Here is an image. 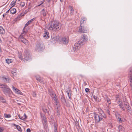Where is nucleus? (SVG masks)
I'll list each match as a JSON object with an SVG mask.
<instances>
[{"instance_id":"f257e3e1","label":"nucleus","mask_w":132,"mask_h":132,"mask_svg":"<svg viewBox=\"0 0 132 132\" xmlns=\"http://www.w3.org/2000/svg\"><path fill=\"white\" fill-rule=\"evenodd\" d=\"M61 28V24L57 21L54 20L52 22L51 25L49 27V29L56 31L59 30Z\"/></svg>"},{"instance_id":"f03ea898","label":"nucleus","mask_w":132,"mask_h":132,"mask_svg":"<svg viewBox=\"0 0 132 132\" xmlns=\"http://www.w3.org/2000/svg\"><path fill=\"white\" fill-rule=\"evenodd\" d=\"M0 88H1L4 94L5 95H9L12 93V91L7 85L3 84H0Z\"/></svg>"},{"instance_id":"7ed1b4c3","label":"nucleus","mask_w":132,"mask_h":132,"mask_svg":"<svg viewBox=\"0 0 132 132\" xmlns=\"http://www.w3.org/2000/svg\"><path fill=\"white\" fill-rule=\"evenodd\" d=\"M88 41L87 37L85 34H84L82 36L79 41L77 42L81 46H82L84 45Z\"/></svg>"},{"instance_id":"20e7f679","label":"nucleus","mask_w":132,"mask_h":132,"mask_svg":"<svg viewBox=\"0 0 132 132\" xmlns=\"http://www.w3.org/2000/svg\"><path fill=\"white\" fill-rule=\"evenodd\" d=\"M23 55L24 57L23 60H25L28 61L31 59L30 55L28 50L25 49Z\"/></svg>"},{"instance_id":"39448f33","label":"nucleus","mask_w":132,"mask_h":132,"mask_svg":"<svg viewBox=\"0 0 132 132\" xmlns=\"http://www.w3.org/2000/svg\"><path fill=\"white\" fill-rule=\"evenodd\" d=\"M86 18L85 17H83L80 21L81 24L79 27V32L82 33H85L87 32V30H85L84 29L83 27L81 26V24L84 23V21L86 20Z\"/></svg>"},{"instance_id":"423d86ee","label":"nucleus","mask_w":132,"mask_h":132,"mask_svg":"<svg viewBox=\"0 0 132 132\" xmlns=\"http://www.w3.org/2000/svg\"><path fill=\"white\" fill-rule=\"evenodd\" d=\"M94 118L96 123L99 122L101 121L103 119L102 117V116L101 115L95 113H94Z\"/></svg>"},{"instance_id":"0eeeda50","label":"nucleus","mask_w":132,"mask_h":132,"mask_svg":"<svg viewBox=\"0 0 132 132\" xmlns=\"http://www.w3.org/2000/svg\"><path fill=\"white\" fill-rule=\"evenodd\" d=\"M44 49V46L42 43H38L36 45V50L38 51H42Z\"/></svg>"},{"instance_id":"6e6552de","label":"nucleus","mask_w":132,"mask_h":132,"mask_svg":"<svg viewBox=\"0 0 132 132\" xmlns=\"http://www.w3.org/2000/svg\"><path fill=\"white\" fill-rule=\"evenodd\" d=\"M81 46L77 42L75 44L74 46L73 49V51L75 52H77Z\"/></svg>"},{"instance_id":"1a4fd4ad","label":"nucleus","mask_w":132,"mask_h":132,"mask_svg":"<svg viewBox=\"0 0 132 132\" xmlns=\"http://www.w3.org/2000/svg\"><path fill=\"white\" fill-rule=\"evenodd\" d=\"M35 19V18H34L32 19L29 21L25 24V27L23 29V30L24 31V33H27L28 31H27L26 30L25 31V27L28 26L30 23L34 21Z\"/></svg>"},{"instance_id":"9d476101","label":"nucleus","mask_w":132,"mask_h":132,"mask_svg":"<svg viewBox=\"0 0 132 132\" xmlns=\"http://www.w3.org/2000/svg\"><path fill=\"white\" fill-rule=\"evenodd\" d=\"M68 37H65L62 38L61 40V42L64 44H66L68 43Z\"/></svg>"},{"instance_id":"9b49d317","label":"nucleus","mask_w":132,"mask_h":132,"mask_svg":"<svg viewBox=\"0 0 132 132\" xmlns=\"http://www.w3.org/2000/svg\"><path fill=\"white\" fill-rule=\"evenodd\" d=\"M2 80L6 83H9L11 81V79L9 77H2Z\"/></svg>"},{"instance_id":"f8f14e48","label":"nucleus","mask_w":132,"mask_h":132,"mask_svg":"<svg viewBox=\"0 0 132 132\" xmlns=\"http://www.w3.org/2000/svg\"><path fill=\"white\" fill-rule=\"evenodd\" d=\"M36 79L40 83L43 84H44V82L43 81V80L41 79V78L38 76H36Z\"/></svg>"},{"instance_id":"ddd939ff","label":"nucleus","mask_w":132,"mask_h":132,"mask_svg":"<svg viewBox=\"0 0 132 132\" xmlns=\"http://www.w3.org/2000/svg\"><path fill=\"white\" fill-rule=\"evenodd\" d=\"M126 109L127 110L128 112L131 115V114L132 113V110L131 109V107L129 105H128V106L127 107H126Z\"/></svg>"},{"instance_id":"4468645a","label":"nucleus","mask_w":132,"mask_h":132,"mask_svg":"<svg viewBox=\"0 0 132 132\" xmlns=\"http://www.w3.org/2000/svg\"><path fill=\"white\" fill-rule=\"evenodd\" d=\"M55 110L56 111H61V106L59 104H56Z\"/></svg>"},{"instance_id":"2eb2a0df","label":"nucleus","mask_w":132,"mask_h":132,"mask_svg":"<svg viewBox=\"0 0 132 132\" xmlns=\"http://www.w3.org/2000/svg\"><path fill=\"white\" fill-rule=\"evenodd\" d=\"M41 13L44 16H45L47 14V12L44 9H43Z\"/></svg>"},{"instance_id":"dca6fc26","label":"nucleus","mask_w":132,"mask_h":132,"mask_svg":"<svg viewBox=\"0 0 132 132\" xmlns=\"http://www.w3.org/2000/svg\"><path fill=\"white\" fill-rule=\"evenodd\" d=\"M118 128L120 132H124V128L121 125H120L119 126Z\"/></svg>"},{"instance_id":"f3484780","label":"nucleus","mask_w":132,"mask_h":132,"mask_svg":"<svg viewBox=\"0 0 132 132\" xmlns=\"http://www.w3.org/2000/svg\"><path fill=\"white\" fill-rule=\"evenodd\" d=\"M132 73L131 72V70H130V72L129 73V81L131 83L132 82Z\"/></svg>"},{"instance_id":"a211bd4d","label":"nucleus","mask_w":132,"mask_h":132,"mask_svg":"<svg viewBox=\"0 0 132 132\" xmlns=\"http://www.w3.org/2000/svg\"><path fill=\"white\" fill-rule=\"evenodd\" d=\"M16 12V10L15 9L13 8L10 10V12L11 13L13 14L15 13Z\"/></svg>"},{"instance_id":"6ab92c4d","label":"nucleus","mask_w":132,"mask_h":132,"mask_svg":"<svg viewBox=\"0 0 132 132\" xmlns=\"http://www.w3.org/2000/svg\"><path fill=\"white\" fill-rule=\"evenodd\" d=\"M70 13L71 14H72L73 13V7L71 6H70Z\"/></svg>"},{"instance_id":"aec40b11","label":"nucleus","mask_w":132,"mask_h":132,"mask_svg":"<svg viewBox=\"0 0 132 132\" xmlns=\"http://www.w3.org/2000/svg\"><path fill=\"white\" fill-rule=\"evenodd\" d=\"M0 101L3 103H5L6 100L2 97H0Z\"/></svg>"},{"instance_id":"412c9836","label":"nucleus","mask_w":132,"mask_h":132,"mask_svg":"<svg viewBox=\"0 0 132 132\" xmlns=\"http://www.w3.org/2000/svg\"><path fill=\"white\" fill-rule=\"evenodd\" d=\"M49 34H44V37L46 38H49L50 36L49 35Z\"/></svg>"},{"instance_id":"4be33fe9","label":"nucleus","mask_w":132,"mask_h":132,"mask_svg":"<svg viewBox=\"0 0 132 132\" xmlns=\"http://www.w3.org/2000/svg\"><path fill=\"white\" fill-rule=\"evenodd\" d=\"M106 100L108 104H111V102L110 99L109 98L108 96H106Z\"/></svg>"},{"instance_id":"5701e85b","label":"nucleus","mask_w":132,"mask_h":132,"mask_svg":"<svg viewBox=\"0 0 132 132\" xmlns=\"http://www.w3.org/2000/svg\"><path fill=\"white\" fill-rule=\"evenodd\" d=\"M4 30L2 27L0 26V33H4Z\"/></svg>"},{"instance_id":"b1692460","label":"nucleus","mask_w":132,"mask_h":132,"mask_svg":"<svg viewBox=\"0 0 132 132\" xmlns=\"http://www.w3.org/2000/svg\"><path fill=\"white\" fill-rule=\"evenodd\" d=\"M61 101L63 102H66V100L64 97L63 96H62L61 97Z\"/></svg>"},{"instance_id":"393cba45","label":"nucleus","mask_w":132,"mask_h":132,"mask_svg":"<svg viewBox=\"0 0 132 132\" xmlns=\"http://www.w3.org/2000/svg\"><path fill=\"white\" fill-rule=\"evenodd\" d=\"M21 41L23 43L25 44H26V43H27L28 42V41L27 40L23 38H22L21 39Z\"/></svg>"},{"instance_id":"a878e982","label":"nucleus","mask_w":132,"mask_h":132,"mask_svg":"<svg viewBox=\"0 0 132 132\" xmlns=\"http://www.w3.org/2000/svg\"><path fill=\"white\" fill-rule=\"evenodd\" d=\"M4 116L5 118H10L11 117V116L10 114H4Z\"/></svg>"},{"instance_id":"bb28decb","label":"nucleus","mask_w":132,"mask_h":132,"mask_svg":"<svg viewBox=\"0 0 132 132\" xmlns=\"http://www.w3.org/2000/svg\"><path fill=\"white\" fill-rule=\"evenodd\" d=\"M6 62L8 63H10L12 62V60L10 59H7L6 60Z\"/></svg>"},{"instance_id":"cd10ccee","label":"nucleus","mask_w":132,"mask_h":132,"mask_svg":"<svg viewBox=\"0 0 132 132\" xmlns=\"http://www.w3.org/2000/svg\"><path fill=\"white\" fill-rule=\"evenodd\" d=\"M18 57L21 60H22L23 59V58H22V54L21 53L19 54L18 55Z\"/></svg>"},{"instance_id":"c85d7f7f","label":"nucleus","mask_w":132,"mask_h":132,"mask_svg":"<svg viewBox=\"0 0 132 132\" xmlns=\"http://www.w3.org/2000/svg\"><path fill=\"white\" fill-rule=\"evenodd\" d=\"M23 14V13H21V14H20L19 15H18V16H17V18H16V19L17 18V19H18V18H20V17H22V16L24 15V14Z\"/></svg>"},{"instance_id":"c756f323","label":"nucleus","mask_w":132,"mask_h":132,"mask_svg":"<svg viewBox=\"0 0 132 132\" xmlns=\"http://www.w3.org/2000/svg\"><path fill=\"white\" fill-rule=\"evenodd\" d=\"M117 119L118 121L120 123H121L123 121L122 119H121V118H120L119 117L117 118Z\"/></svg>"},{"instance_id":"7c9ffc66","label":"nucleus","mask_w":132,"mask_h":132,"mask_svg":"<svg viewBox=\"0 0 132 132\" xmlns=\"http://www.w3.org/2000/svg\"><path fill=\"white\" fill-rule=\"evenodd\" d=\"M16 128L19 131H21V127L19 126L18 125L16 127Z\"/></svg>"},{"instance_id":"2f4dec72","label":"nucleus","mask_w":132,"mask_h":132,"mask_svg":"<svg viewBox=\"0 0 132 132\" xmlns=\"http://www.w3.org/2000/svg\"><path fill=\"white\" fill-rule=\"evenodd\" d=\"M16 1L17 0H16L15 1H13L12 2L11 4L12 5H13L12 6H13L14 5H15V4L16 3Z\"/></svg>"},{"instance_id":"473e14b6","label":"nucleus","mask_w":132,"mask_h":132,"mask_svg":"<svg viewBox=\"0 0 132 132\" xmlns=\"http://www.w3.org/2000/svg\"><path fill=\"white\" fill-rule=\"evenodd\" d=\"M71 93H67L68 97H69V98L71 99Z\"/></svg>"},{"instance_id":"72a5a7b5","label":"nucleus","mask_w":132,"mask_h":132,"mask_svg":"<svg viewBox=\"0 0 132 132\" xmlns=\"http://www.w3.org/2000/svg\"><path fill=\"white\" fill-rule=\"evenodd\" d=\"M53 98V100H54V101H55V103H56V104H58V101L57 100V99L56 97H54Z\"/></svg>"},{"instance_id":"f704fd0d","label":"nucleus","mask_w":132,"mask_h":132,"mask_svg":"<svg viewBox=\"0 0 132 132\" xmlns=\"http://www.w3.org/2000/svg\"><path fill=\"white\" fill-rule=\"evenodd\" d=\"M20 5L21 6L24 7L25 5L24 3L23 2H22L21 3Z\"/></svg>"},{"instance_id":"c9c22d12","label":"nucleus","mask_w":132,"mask_h":132,"mask_svg":"<svg viewBox=\"0 0 132 132\" xmlns=\"http://www.w3.org/2000/svg\"><path fill=\"white\" fill-rule=\"evenodd\" d=\"M24 116L23 117V118L22 119V120H24L26 119L27 118V116H26V114L25 113L24 114Z\"/></svg>"},{"instance_id":"e433bc0d","label":"nucleus","mask_w":132,"mask_h":132,"mask_svg":"<svg viewBox=\"0 0 132 132\" xmlns=\"http://www.w3.org/2000/svg\"><path fill=\"white\" fill-rule=\"evenodd\" d=\"M51 96L53 98L56 97V95L53 93L51 95Z\"/></svg>"},{"instance_id":"4c0bfd02","label":"nucleus","mask_w":132,"mask_h":132,"mask_svg":"<svg viewBox=\"0 0 132 132\" xmlns=\"http://www.w3.org/2000/svg\"><path fill=\"white\" fill-rule=\"evenodd\" d=\"M100 115H101L102 117L104 118H105L106 117V116L103 113L101 114Z\"/></svg>"},{"instance_id":"58836bf2","label":"nucleus","mask_w":132,"mask_h":132,"mask_svg":"<svg viewBox=\"0 0 132 132\" xmlns=\"http://www.w3.org/2000/svg\"><path fill=\"white\" fill-rule=\"evenodd\" d=\"M57 112V115L59 116L60 115L61 111H56Z\"/></svg>"},{"instance_id":"ea45409f","label":"nucleus","mask_w":132,"mask_h":132,"mask_svg":"<svg viewBox=\"0 0 132 132\" xmlns=\"http://www.w3.org/2000/svg\"><path fill=\"white\" fill-rule=\"evenodd\" d=\"M23 34H21L19 37V39L21 38V39H22V38H23Z\"/></svg>"},{"instance_id":"a19ab883","label":"nucleus","mask_w":132,"mask_h":132,"mask_svg":"<svg viewBox=\"0 0 132 132\" xmlns=\"http://www.w3.org/2000/svg\"><path fill=\"white\" fill-rule=\"evenodd\" d=\"M29 11L28 10H26L24 12H23V14H24V15L27 13Z\"/></svg>"},{"instance_id":"79ce46f5","label":"nucleus","mask_w":132,"mask_h":132,"mask_svg":"<svg viewBox=\"0 0 132 132\" xmlns=\"http://www.w3.org/2000/svg\"><path fill=\"white\" fill-rule=\"evenodd\" d=\"M53 93L51 90H49V94L51 96L52 94Z\"/></svg>"},{"instance_id":"37998d69","label":"nucleus","mask_w":132,"mask_h":132,"mask_svg":"<svg viewBox=\"0 0 132 132\" xmlns=\"http://www.w3.org/2000/svg\"><path fill=\"white\" fill-rule=\"evenodd\" d=\"M17 93L18 94H19L20 95H22V93L19 90L18 92H17Z\"/></svg>"},{"instance_id":"c03bdc74","label":"nucleus","mask_w":132,"mask_h":132,"mask_svg":"<svg viewBox=\"0 0 132 132\" xmlns=\"http://www.w3.org/2000/svg\"><path fill=\"white\" fill-rule=\"evenodd\" d=\"M44 111L45 113H47L48 114H49L48 111V110H47V109H44Z\"/></svg>"},{"instance_id":"a18cd8bd","label":"nucleus","mask_w":132,"mask_h":132,"mask_svg":"<svg viewBox=\"0 0 132 132\" xmlns=\"http://www.w3.org/2000/svg\"><path fill=\"white\" fill-rule=\"evenodd\" d=\"M32 95L34 97H36V93L35 92H33V93Z\"/></svg>"},{"instance_id":"49530a36","label":"nucleus","mask_w":132,"mask_h":132,"mask_svg":"<svg viewBox=\"0 0 132 132\" xmlns=\"http://www.w3.org/2000/svg\"><path fill=\"white\" fill-rule=\"evenodd\" d=\"M89 89L88 88H86L85 89V91L86 92H89Z\"/></svg>"},{"instance_id":"de8ad7c7","label":"nucleus","mask_w":132,"mask_h":132,"mask_svg":"<svg viewBox=\"0 0 132 132\" xmlns=\"http://www.w3.org/2000/svg\"><path fill=\"white\" fill-rule=\"evenodd\" d=\"M119 106L120 107V108H121L123 106V104L122 102L119 105Z\"/></svg>"},{"instance_id":"09e8293b","label":"nucleus","mask_w":132,"mask_h":132,"mask_svg":"<svg viewBox=\"0 0 132 132\" xmlns=\"http://www.w3.org/2000/svg\"><path fill=\"white\" fill-rule=\"evenodd\" d=\"M66 92L67 93H71V91L69 89H68L67 90V91Z\"/></svg>"},{"instance_id":"8fccbe9b","label":"nucleus","mask_w":132,"mask_h":132,"mask_svg":"<svg viewBox=\"0 0 132 132\" xmlns=\"http://www.w3.org/2000/svg\"><path fill=\"white\" fill-rule=\"evenodd\" d=\"M19 90L17 88H16V89H15V90L14 91H15V92L16 93H17V92H18Z\"/></svg>"},{"instance_id":"3c124183","label":"nucleus","mask_w":132,"mask_h":132,"mask_svg":"<svg viewBox=\"0 0 132 132\" xmlns=\"http://www.w3.org/2000/svg\"><path fill=\"white\" fill-rule=\"evenodd\" d=\"M4 129L1 127H0V132H2Z\"/></svg>"},{"instance_id":"603ef678","label":"nucleus","mask_w":132,"mask_h":132,"mask_svg":"<svg viewBox=\"0 0 132 132\" xmlns=\"http://www.w3.org/2000/svg\"><path fill=\"white\" fill-rule=\"evenodd\" d=\"M18 116L19 117V118L21 119L22 120V119H23V117H22L20 116L19 115Z\"/></svg>"},{"instance_id":"864d4df0","label":"nucleus","mask_w":132,"mask_h":132,"mask_svg":"<svg viewBox=\"0 0 132 132\" xmlns=\"http://www.w3.org/2000/svg\"><path fill=\"white\" fill-rule=\"evenodd\" d=\"M31 130L29 128L27 130V132H30Z\"/></svg>"},{"instance_id":"5fc2aeb1","label":"nucleus","mask_w":132,"mask_h":132,"mask_svg":"<svg viewBox=\"0 0 132 132\" xmlns=\"http://www.w3.org/2000/svg\"><path fill=\"white\" fill-rule=\"evenodd\" d=\"M106 124V123L105 122H103V125L102 126L104 127L105 126V125Z\"/></svg>"},{"instance_id":"6e6d98bb","label":"nucleus","mask_w":132,"mask_h":132,"mask_svg":"<svg viewBox=\"0 0 132 132\" xmlns=\"http://www.w3.org/2000/svg\"><path fill=\"white\" fill-rule=\"evenodd\" d=\"M12 88H13V90L14 91V90H15V89H16V88H15V87L13 86Z\"/></svg>"},{"instance_id":"4d7b16f0","label":"nucleus","mask_w":132,"mask_h":132,"mask_svg":"<svg viewBox=\"0 0 132 132\" xmlns=\"http://www.w3.org/2000/svg\"><path fill=\"white\" fill-rule=\"evenodd\" d=\"M130 87L131 90H132V82L130 83Z\"/></svg>"},{"instance_id":"13d9d810","label":"nucleus","mask_w":132,"mask_h":132,"mask_svg":"<svg viewBox=\"0 0 132 132\" xmlns=\"http://www.w3.org/2000/svg\"><path fill=\"white\" fill-rule=\"evenodd\" d=\"M93 97L94 98L95 100L97 99V97H96V96H95V95L93 96Z\"/></svg>"},{"instance_id":"bf43d9fd","label":"nucleus","mask_w":132,"mask_h":132,"mask_svg":"<svg viewBox=\"0 0 132 132\" xmlns=\"http://www.w3.org/2000/svg\"><path fill=\"white\" fill-rule=\"evenodd\" d=\"M54 129H57V128L56 126V125L55 124H54Z\"/></svg>"},{"instance_id":"052dcab7","label":"nucleus","mask_w":132,"mask_h":132,"mask_svg":"<svg viewBox=\"0 0 132 132\" xmlns=\"http://www.w3.org/2000/svg\"><path fill=\"white\" fill-rule=\"evenodd\" d=\"M121 108L122 109V110H123L125 111V109L124 108V107H121Z\"/></svg>"},{"instance_id":"680f3d73","label":"nucleus","mask_w":132,"mask_h":132,"mask_svg":"<svg viewBox=\"0 0 132 132\" xmlns=\"http://www.w3.org/2000/svg\"><path fill=\"white\" fill-rule=\"evenodd\" d=\"M54 132H57V129H54Z\"/></svg>"},{"instance_id":"e2e57ef3","label":"nucleus","mask_w":132,"mask_h":132,"mask_svg":"<svg viewBox=\"0 0 132 132\" xmlns=\"http://www.w3.org/2000/svg\"><path fill=\"white\" fill-rule=\"evenodd\" d=\"M17 103V104L18 105H20L21 104L20 103Z\"/></svg>"},{"instance_id":"0e129e2a","label":"nucleus","mask_w":132,"mask_h":132,"mask_svg":"<svg viewBox=\"0 0 132 132\" xmlns=\"http://www.w3.org/2000/svg\"><path fill=\"white\" fill-rule=\"evenodd\" d=\"M41 3L38 6H40V5H41L42 4H43V2H42V1H41Z\"/></svg>"},{"instance_id":"69168bd1","label":"nucleus","mask_w":132,"mask_h":132,"mask_svg":"<svg viewBox=\"0 0 132 132\" xmlns=\"http://www.w3.org/2000/svg\"><path fill=\"white\" fill-rule=\"evenodd\" d=\"M126 105L128 106V105H129V104L128 103H126V104H125Z\"/></svg>"},{"instance_id":"338daca9","label":"nucleus","mask_w":132,"mask_h":132,"mask_svg":"<svg viewBox=\"0 0 132 132\" xmlns=\"http://www.w3.org/2000/svg\"><path fill=\"white\" fill-rule=\"evenodd\" d=\"M13 125L14 126H16H16H17L18 125H16L15 124H13Z\"/></svg>"},{"instance_id":"774afa93","label":"nucleus","mask_w":132,"mask_h":132,"mask_svg":"<svg viewBox=\"0 0 132 132\" xmlns=\"http://www.w3.org/2000/svg\"><path fill=\"white\" fill-rule=\"evenodd\" d=\"M6 15V14H5H5H3V17H5V15Z\"/></svg>"}]
</instances>
